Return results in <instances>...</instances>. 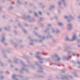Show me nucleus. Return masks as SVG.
I'll return each mask as SVG.
<instances>
[{
    "label": "nucleus",
    "instance_id": "nucleus-61",
    "mask_svg": "<svg viewBox=\"0 0 80 80\" xmlns=\"http://www.w3.org/2000/svg\"><path fill=\"white\" fill-rule=\"evenodd\" d=\"M8 62H10V63H11V62H12V60H11V59H8Z\"/></svg>",
    "mask_w": 80,
    "mask_h": 80
},
{
    "label": "nucleus",
    "instance_id": "nucleus-59",
    "mask_svg": "<svg viewBox=\"0 0 80 80\" xmlns=\"http://www.w3.org/2000/svg\"><path fill=\"white\" fill-rule=\"evenodd\" d=\"M73 53L72 54V56H74V57H76V54L74 53Z\"/></svg>",
    "mask_w": 80,
    "mask_h": 80
},
{
    "label": "nucleus",
    "instance_id": "nucleus-64",
    "mask_svg": "<svg viewBox=\"0 0 80 80\" xmlns=\"http://www.w3.org/2000/svg\"><path fill=\"white\" fill-rule=\"evenodd\" d=\"M62 73H65V70H63L62 71Z\"/></svg>",
    "mask_w": 80,
    "mask_h": 80
},
{
    "label": "nucleus",
    "instance_id": "nucleus-18",
    "mask_svg": "<svg viewBox=\"0 0 80 80\" xmlns=\"http://www.w3.org/2000/svg\"><path fill=\"white\" fill-rule=\"evenodd\" d=\"M65 40L66 41L71 42V41H72V40H71V39H70V38H69V37H68V36H67L66 37Z\"/></svg>",
    "mask_w": 80,
    "mask_h": 80
},
{
    "label": "nucleus",
    "instance_id": "nucleus-17",
    "mask_svg": "<svg viewBox=\"0 0 80 80\" xmlns=\"http://www.w3.org/2000/svg\"><path fill=\"white\" fill-rule=\"evenodd\" d=\"M21 70H24V71H25V72L27 73H29V71L28 70V69H26L24 67H22Z\"/></svg>",
    "mask_w": 80,
    "mask_h": 80
},
{
    "label": "nucleus",
    "instance_id": "nucleus-12",
    "mask_svg": "<svg viewBox=\"0 0 80 80\" xmlns=\"http://www.w3.org/2000/svg\"><path fill=\"white\" fill-rule=\"evenodd\" d=\"M68 30L69 31H71L72 29V24L69 23L68 24Z\"/></svg>",
    "mask_w": 80,
    "mask_h": 80
},
{
    "label": "nucleus",
    "instance_id": "nucleus-34",
    "mask_svg": "<svg viewBox=\"0 0 80 80\" xmlns=\"http://www.w3.org/2000/svg\"><path fill=\"white\" fill-rule=\"evenodd\" d=\"M73 74H74L75 75V77H78V75H77V73L75 72H72Z\"/></svg>",
    "mask_w": 80,
    "mask_h": 80
},
{
    "label": "nucleus",
    "instance_id": "nucleus-39",
    "mask_svg": "<svg viewBox=\"0 0 80 80\" xmlns=\"http://www.w3.org/2000/svg\"><path fill=\"white\" fill-rule=\"evenodd\" d=\"M56 58L57 59V61H58V62H59V61H60L61 59H60V58L58 56V58L56 57Z\"/></svg>",
    "mask_w": 80,
    "mask_h": 80
},
{
    "label": "nucleus",
    "instance_id": "nucleus-43",
    "mask_svg": "<svg viewBox=\"0 0 80 80\" xmlns=\"http://www.w3.org/2000/svg\"><path fill=\"white\" fill-rule=\"evenodd\" d=\"M22 42H23V40H20L18 41V43H21Z\"/></svg>",
    "mask_w": 80,
    "mask_h": 80
},
{
    "label": "nucleus",
    "instance_id": "nucleus-38",
    "mask_svg": "<svg viewBox=\"0 0 80 80\" xmlns=\"http://www.w3.org/2000/svg\"><path fill=\"white\" fill-rule=\"evenodd\" d=\"M51 28L52 30V33H56V30L55 31V30L54 28Z\"/></svg>",
    "mask_w": 80,
    "mask_h": 80
},
{
    "label": "nucleus",
    "instance_id": "nucleus-14",
    "mask_svg": "<svg viewBox=\"0 0 80 80\" xmlns=\"http://www.w3.org/2000/svg\"><path fill=\"white\" fill-rule=\"evenodd\" d=\"M71 56H69V57H66L65 56L63 57V59L64 61L66 60H68L69 58H71Z\"/></svg>",
    "mask_w": 80,
    "mask_h": 80
},
{
    "label": "nucleus",
    "instance_id": "nucleus-31",
    "mask_svg": "<svg viewBox=\"0 0 80 80\" xmlns=\"http://www.w3.org/2000/svg\"><path fill=\"white\" fill-rule=\"evenodd\" d=\"M50 31V28H48L45 31V32L46 33H47V32H48Z\"/></svg>",
    "mask_w": 80,
    "mask_h": 80
},
{
    "label": "nucleus",
    "instance_id": "nucleus-11",
    "mask_svg": "<svg viewBox=\"0 0 80 80\" xmlns=\"http://www.w3.org/2000/svg\"><path fill=\"white\" fill-rule=\"evenodd\" d=\"M19 60V59L18 58L16 57H15L13 58V62H15V63H18V62Z\"/></svg>",
    "mask_w": 80,
    "mask_h": 80
},
{
    "label": "nucleus",
    "instance_id": "nucleus-46",
    "mask_svg": "<svg viewBox=\"0 0 80 80\" xmlns=\"http://www.w3.org/2000/svg\"><path fill=\"white\" fill-rule=\"evenodd\" d=\"M33 42H38V39H33L32 40Z\"/></svg>",
    "mask_w": 80,
    "mask_h": 80
},
{
    "label": "nucleus",
    "instance_id": "nucleus-42",
    "mask_svg": "<svg viewBox=\"0 0 80 80\" xmlns=\"http://www.w3.org/2000/svg\"><path fill=\"white\" fill-rule=\"evenodd\" d=\"M52 42L54 43H56V40L54 39H53L52 40Z\"/></svg>",
    "mask_w": 80,
    "mask_h": 80
},
{
    "label": "nucleus",
    "instance_id": "nucleus-36",
    "mask_svg": "<svg viewBox=\"0 0 80 80\" xmlns=\"http://www.w3.org/2000/svg\"><path fill=\"white\" fill-rule=\"evenodd\" d=\"M39 25L40 26H41L42 27H44V24L42 23H39Z\"/></svg>",
    "mask_w": 80,
    "mask_h": 80
},
{
    "label": "nucleus",
    "instance_id": "nucleus-24",
    "mask_svg": "<svg viewBox=\"0 0 80 80\" xmlns=\"http://www.w3.org/2000/svg\"><path fill=\"white\" fill-rule=\"evenodd\" d=\"M22 58H25V59H26L27 60H28V57L25 55H23L22 56Z\"/></svg>",
    "mask_w": 80,
    "mask_h": 80
},
{
    "label": "nucleus",
    "instance_id": "nucleus-9",
    "mask_svg": "<svg viewBox=\"0 0 80 80\" xmlns=\"http://www.w3.org/2000/svg\"><path fill=\"white\" fill-rule=\"evenodd\" d=\"M11 42L14 46L15 48H17L18 45V43H15V42H13V40H10Z\"/></svg>",
    "mask_w": 80,
    "mask_h": 80
},
{
    "label": "nucleus",
    "instance_id": "nucleus-63",
    "mask_svg": "<svg viewBox=\"0 0 80 80\" xmlns=\"http://www.w3.org/2000/svg\"><path fill=\"white\" fill-rule=\"evenodd\" d=\"M14 33L15 34H18V32H17V31H14Z\"/></svg>",
    "mask_w": 80,
    "mask_h": 80
},
{
    "label": "nucleus",
    "instance_id": "nucleus-29",
    "mask_svg": "<svg viewBox=\"0 0 80 80\" xmlns=\"http://www.w3.org/2000/svg\"><path fill=\"white\" fill-rule=\"evenodd\" d=\"M35 35H37V36L38 37H39V38H41V36H40V35H38V33H37V32H35Z\"/></svg>",
    "mask_w": 80,
    "mask_h": 80
},
{
    "label": "nucleus",
    "instance_id": "nucleus-16",
    "mask_svg": "<svg viewBox=\"0 0 80 80\" xmlns=\"http://www.w3.org/2000/svg\"><path fill=\"white\" fill-rule=\"evenodd\" d=\"M46 38L47 39L48 38H52V36L48 32V36L46 37Z\"/></svg>",
    "mask_w": 80,
    "mask_h": 80
},
{
    "label": "nucleus",
    "instance_id": "nucleus-5",
    "mask_svg": "<svg viewBox=\"0 0 80 80\" xmlns=\"http://www.w3.org/2000/svg\"><path fill=\"white\" fill-rule=\"evenodd\" d=\"M73 78V77L70 75L64 76L62 78V80H69V78Z\"/></svg>",
    "mask_w": 80,
    "mask_h": 80
},
{
    "label": "nucleus",
    "instance_id": "nucleus-52",
    "mask_svg": "<svg viewBox=\"0 0 80 80\" xmlns=\"http://www.w3.org/2000/svg\"><path fill=\"white\" fill-rule=\"evenodd\" d=\"M7 52L8 53H11V52H10V49L8 48V50H7Z\"/></svg>",
    "mask_w": 80,
    "mask_h": 80
},
{
    "label": "nucleus",
    "instance_id": "nucleus-32",
    "mask_svg": "<svg viewBox=\"0 0 80 80\" xmlns=\"http://www.w3.org/2000/svg\"><path fill=\"white\" fill-rule=\"evenodd\" d=\"M0 63L1 64L0 65L1 67H3V65H4L3 63L1 61H0Z\"/></svg>",
    "mask_w": 80,
    "mask_h": 80
},
{
    "label": "nucleus",
    "instance_id": "nucleus-35",
    "mask_svg": "<svg viewBox=\"0 0 80 80\" xmlns=\"http://www.w3.org/2000/svg\"><path fill=\"white\" fill-rule=\"evenodd\" d=\"M33 12L34 13L35 17H36V18H37V17H38V14L35 13V11H34Z\"/></svg>",
    "mask_w": 80,
    "mask_h": 80
},
{
    "label": "nucleus",
    "instance_id": "nucleus-60",
    "mask_svg": "<svg viewBox=\"0 0 80 80\" xmlns=\"http://www.w3.org/2000/svg\"><path fill=\"white\" fill-rule=\"evenodd\" d=\"M20 73H23V71L22 70H21L20 71Z\"/></svg>",
    "mask_w": 80,
    "mask_h": 80
},
{
    "label": "nucleus",
    "instance_id": "nucleus-2",
    "mask_svg": "<svg viewBox=\"0 0 80 80\" xmlns=\"http://www.w3.org/2000/svg\"><path fill=\"white\" fill-rule=\"evenodd\" d=\"M1 42L2 43L4 44V45L6 46H7L8 45V43H6L5 42V41H6V37L4 34L2 35L1 36Z\"/></svg>",
    "mask_w": 80,
    "mask_h": 80
},
{
    "label": "nucleus",
    "instance_id": "nucleus-41",
    "mask_svg": "<svg viewBox=\"0 0 80 80\" xmlns=\"http://www.w3.org/2000/svg\"><path fill=\"white\" fill-rule=\"evenodd\" d=\"M17 2L18 3V4H20V5H21V1L20 0H18L17 1Z\"/></svg>",
    "mask_w": 80,
    "mask_h": 80
},
{
    "label": "nucleus",
    "instance_id": "nucleus-28",
    "mask_svg": "<svg viewBox=\"0 0 80 80\" xmlns=\"http://www.w3.org/2000/svg\"><path fill=\"white\" fill-rule=\"evenodd\" d=\"M13 7L12 6L9 8L8 9L9 10H13Z\"/></svg>",
    "mask_w": 80,
    "mask_h": 80
},
{
    "label": "nucleus",
    "instance_id": "nucleus-62",
    "mask_svg": "<svg viewBox=\"0 0 80 80\" xmlns=\"http://www.w3.org/2000/svg\"><path fill=\"white\" fill-rule=\"evenodd\" d=\"M28 12L29 13H32V11H29Z\"/></svg>",
    "mask_w": 80,
    "mask_h": 80
},
{
    "label": "nucleus",
    "instance_id": "nucleus-33",
    "mask_svg": "<svg viewBox=\"0 0 80 80\" xmlns=\"http://www.w3.org/2000/svg\"><path fill=\"white\" fill-rule=\"evenodd\" d=\"M4 30H6L7 31H10V29L7 28L6 27L4 28Z\"/></svg>",
    "mask_w": 80,
    "mask_h": 80
},
{
    "label": "nucleus",
    "instance_id": "nucleus-8",
    "mask_svg": "<svg viewBox=\"0 0 80 80\" xmlns=\"http://www.w3.org/2000/svg\"><path fill=\"white\" fill-rule=\"evenodd\" d=\"M63 3V5L65 8H67L68 6V4L65 2V0H61Z\"/></svg>",
    "mask_w": 80,
    "mask_h": 80
},
{
    "label": "nucleus",
    "instance_id": "nucleus-53",
    "mask_svg": "<svg viewBox=\"0 0 80 80\" xmlns=\"http://www.w3.org/2000/svg\"><path fill=\"white\" fill-rule=\"evenodd\" d=\"M76 41H77V42L78 43H80V39H78H78Z\"/></svg>",
    "mask_w": 80,
    "mask_h": 80
},
{
    "label": "nucleus",
    "instance_id": "nucleus-26",
    "mask_svg": "<svg viewBox=\"0 0 80 80\" xmlns=\"http://www.w3.org/2000/svg\"><path fill=\"white\" fill-rule=\"evenodd\" d=\"M60 30L58 29H57L56 30V34H58V33H60Z\"/></svg>",
    "mask_w": 80,
    "mask_h": 80
},
{
    "label": "nucleus",
    "instance_id": "nucleus-21",
    "mask_svg": "<svg viewBox=\"0 0 80 80\" xmlns=\"http://www.w3.org/2000/svg\"><path fill=\"white\" fill-rule=\"evenodd\" d=\"M55 7L54 5H52L51 7L49 8V10H50V11H51L53 8H55Z\"/></svg>",
    "mask_w": 80,
    "mask_h": 80
},
{
    "label": "nucleus",
    "instance_id": "nucleus-58",
    "mask_svg": "<svg viewBox=\"0 0 80 80\" xmlns=\"http://www.w3.org/2000/svg\"><path fill=\"white\" fill-rule=\"evenodd\" d=\"M4 57L5 58H7V56L6 55H4Z\"/></svg>",
    "mask_w": 80,
    "mask_h": 80
},
{
    "label": "nucleus",
    "instance_id": "nucleus-54",
    "mask_svg": "<svg viewBox=\"0 0 80 80\" xmlns=\"http://www.w3.org/2000/svg\"><path fill=\"white\" fill-rule=\"evenodd\" d=\"M29 7H32V6H33V4H32V3H30V4L29 5Z\"/></svg>",
    "mask_w": 80,
    "mask_h": 80
},
{
    "label": "nucleus",
    "instance_id": "nucleus-47",
    "mask_svg": "<svg viewBox=\"0 0 80 80\" xmlns=\"http://www.w3.org/2000/svg\"><path fill=\"white\" fill-rule=\"evenodd\" d=\"M51 62V60L50 59H47V60L46 61V62Z\"/></svg>",
    "mask_w": 80,
    "mask_h": 80
},
{
    "label": "nucleus",
    "instance_id": "nucleus-22",
    "mask_svg": "<svg viewBox=\"0 0 80 80\" xmlns=\"http://www.w3.org/2000/svg\"><path fill=\"white\" fill-rule=\"evenodd\" d=\"M67 49H70V46H68L67 47L66 49H65L64 50V52H68V51H67Z\"/></svg>",
    "mask_w": 80,
    "mask_h": 80
},
{
    "label": "nucleus",
    "instance_id": "nucleus-15",
    "mask_svg": "<svg viewBox=\"0 0 80 80\" xmlns=\"http://www.w3.org/2000/svg\"><path fill=\"white\" fill-rule=\"evenodd\" d=\"M45 40V38L43 37L42 36V39H40V40H38V42L39 43H42L43 42V40Z\"/></svg>",
    "mask_w": 80,
    "mask_h": 80
},
{
    "label": "nucleus",
    "instance_id": "nucleus-57",
    "mask_svg": "<svg viewBox=\"0 0 80 80\" xmlns=\"http://www.w3.org/2000/svg\"><path fill=\"white\" fill-rule=\"evenodd\" d=\"M17 77H20V78H23V76L22 75H18Z\"/></svg>",
    "mask_w": 80,
    "mask_h": 80
},
{
    "label": "nucleus",
    "instance_id": "nucleus-4",
    "mask_svg": "<svg viewBox=\"0 0 80 80\" xmlns=\"http://www.w3.org/2000/svg\"><path fill=\"white\" fill-rule=\"evenodd\" d=\"M35 65H38V67H39L40 70H38V72H40L41 73H43V67H42V65H40L39 64L37 63V62H36V64Z\"/></svg>",
    "mask_w": 80,
    "mask_h": 80
},
{
    "label": "nucleus",
    "instance_id": "nucleus-27",
    "mask_svg": "<svg viewBox=\"0 0 80 80\" xmlns=\"http://www.w3.org/2000/svg\"><path fill=\"white\" fill-rule=\"evenodd\" d=\"M31 42H30V45H32V46L33 45H34V43H33V41L32 40H31Z\"/></svg>",
    "mask_w": 80,
    "mask_h": 80
},
{
    "label": "nucleus",
    "instance_id": "nucleus-40",
    "mask_svg": "<svg viewBox=\"0 0 80 80\" xmlns=\"http://www.w3.org/2000/svg\"><path fill=\"white\" fill-rule=\"evenodd\" d=\"M58 25L59 26H63V23L61 22H58Z\"/></svg>",
    "mask_w": 80,
    "mask_h": 80
},
{
    "label": "nucleus",
    "instance_id": "nucleus-20",
    "mask_svg": "<svg viewBox=\"0 0 80 80\" xmlns=\"http://www.w3.org/2000/svg\"><path fill=\"white\" fill-rule=\"evenodd\" d=\"M52 58H54L55 57L56 58H58V54H55L54 55L52 56Z\"/></svg>",
    "mask_w": 80,
    "mask_h": 80
},
{
    "label": "nucleus",
    "instance_id": "nucleus-30",
    "mask_svg": "<svg viewBox=\"0 0 80 80\" xmlns=\"http://www.w3.org/2000/svg\"><path fill=\"white\" fill-rule=\"evenodd\" d=\"M22 31L24 32V33H27V31L26 30V29H25V28H22Z\"/></svg>",
    "mask_w": 80,
    "mask_h": 80
},
{
    "label": "nucleus",
    "instance_id": "nucleus-50",
    "mask_svg": "<svg viewBox=\"0 0 80 80\" xmlns=\"http://www.w3.org/2000/svg\"><path fill=\"white\" fill-rule=\"evenodd\" d=\"M62 4V2H59L58 3V5L59 6H61V5Z\"/></svg>",
    "mask_w": 80,
    "mask_h": 80
},
{
    "label": "nucleus",
    "instance_id": "nucleus-55",
    "mask_svg": "<svg viewBox=\"0 0 80 80\" xmlns=\"http://www.w3.org/2000/svg\"><path fill=\"white\" fill-rule=\"evenodd\" d=\"M0 78L1 79L0 80H2L3 79V77L2 76H0ZM1 79H2V80Z\"/></svg>",
    "mask_w": 80,
    "mask_h": 80
},
{
    "label": "nucleus",
    "instance_id": "nucleus-56",
    "mask_svg": "<svg viewBox=\"0 0 80 80\" xmlns=\"http://www.w3.org/2000/svg\"><path fill=\"white\" fill-rule=\"evenodd\" d=\"M24 25L26 27H29V25L27 24H25Z\"/></svg>",
    "mask_w": 80,
    "mask_h": 80
},
{
    "label": "nucleus",
    "instance_id": "nucleus-1",
    "mask_svg": "<svg viewBox=\"0 0 80 80\" xmlns=\"http://www.w3.org/2000/svg\"><path fill=\"white\" fill-rule=\"evenodd\" d=\"M22 17L24 20H29L31 22H35V19L32 18V17L30 15L27 16L25 14H22Z\"/></svg>",
    "mask_w": 80,
    "mask_h": 80
},
{
    "label": "nucleus",
    "instance_id": "nucleus-37",
    "mask_svg": "<svg viewBox=\"0 0 80 80\" xmlns=\"http://www.w3.org/2000/svg\"><path fill=\"white\" fill-rule=\"evenodd\" d=\"M19 47L20 48H24V46L22 45H19Z\"/></svg>",
    "mask_w": 80,
    "mask_h": 80
},
{
    "label": "nucleus",
    "instance_id": "nucleus-25",
    "mask_svg": "<svg viewBox=\"0 0 80 80\" xmlns=\"http://www.w3.org/2000/svg\"><path fill=\"white\" fill-rule=\"evenodd\" d=\"M38 78H45V77L44 76H42V75H38Z\"/></svg>",
    "mask_w": 80,
    "mask_h": 80
},
{
    "label": "nucleus",
    "instance_id": "nucleus-51",
    "mask_svg": "<svg viewBox=\"0 0 80 80\" xmlns=\"http://www.w3.org/2000/svg\"><path fill=\"white\" fill-rule=\"evenodd\" d=\"M39 5H41V6H43V4L42 2H40L39 3Z\"/></svg>",
    "mask_w": 80,
    "mask_h": 80
},
{
    "label": "nucleus",
    "instance_id": "nucleus-44",
    "mask_svg": "<svg viewBox=\"0 0 80 80\" xmlns=\"http://www.w3.org/2000/svg\"><path fill=\"white\" fill-rule=\"evenodd\" d=\"M41 53H40V52H37L36 53V54H35V55H41Z\"/></svg>",
    "mask_w": 80,
    "mask_h": 80
},
{
    "label": "nucleus",
    "instance_id": "nucleus-3",
    "mask_svg": "<svg viewBox=\"0 0 80 80\" xmlns=\"http://www.w3.org/2000/svg\"><path fill=\"white\" fill-rule=\"evenodd\" d=\"M64 18H65V19H67L68 22H70L71 21L74 20V18H73V17L71 15H70L68 17L67 16H65L64 17Z\"/></svg>",
    "mask_w": 80,
    "mask_h": 80
},
{
    "label": "nucleus",
    "instance_id": "nucleus-7",
    "mask_svg": "<svg viewBox=\"0 0 80 80\" xmlns=\"http://www.w3.org/2000/svg\"><path fill=\"white\" fill-rule=\"evenodd\" d=\"M70 62H72L74 64L73 66H75L77 64H78L79 65H80V62L78 61L77 62L73 60L70 61Z\"/></svg>",
    "mask_w": 80,
    "mask_h": 80
},
{
    "label": "nucleus",
    "instance_id": "nucleus-45",
    "mask_svg": "<svg viewBox=\"0 0 80 80\" xmlns=\"http://www.w3.org/2000/svg\"><path fill=\"white\" fill-rule=\"evenodd\" d=\"M24 3L25 5H28V3L26 1H24Z\"/></svg>",
    "mask_w": 80,
    "mask_h": 80
},
{
    "label": "nucleus",
    "instance_id": "nucleus-23",
    "mask_svg": "<svg viewBox=\"0 0 80 80\" xmlns=\"http://www.w3.org/2000/svg\"><path fill=\"white\" fill-rule=\"evenodd\" d=\"M67 53L68 55H70V54H71V53H73V52L72 51H67Z\"/></svg>",
    "mask_w": 80,
    "mask_h": 80
},
{
    "label": "nucleus",
    "instance_id": "nucleus-13",
    "mask_svg": "<svg viewBox=\"0 0 80 80\" xmlns=\"http://www.w3.org/2000/svg\"><path fill=\"white\" fill-rule=\"evenodd\" d=\"M20 62L21 63L22 65V66H23V67H28V66L25 64L24 62H23V61L20 60Z\"/></svg>",
    "mask_w": 80,
    "mask_h": 80
},
{
    "label": "nucleus",
    "instance_id": "nucleus-6",
    "mask_svg": "<svg viewBox=\"0 0 80 80\" xmlns=\"http://www.w3.org/2000/svg\"><path fill=\"white\" fill-rule=\"evenodd\" d=\"M78 40V37L77 36L76 34H74V35L72 36V39H71L72 41H75Z\"/></svg>",
    "mask_w": 80,
    "mask_h": 80
},
{
    "label": "nucleus",
    "instance_id": "nucleus-48",
    "mask_svg": "<svg viewBox=\"0 0 80 80\" xmlns=\"http://www.w3.org/2000/svg\"><path fill=\"white\" fill-rule=\"evenodd\" d=\"M39 20L41 21H42V20H44V18H43L41 17L39 18Z\"/></svg>",
    "mask_w": 80,
    "mask_h": 80
},
{
    "label": "nucleus",
    "instance_id": "nucleus-10",
    "mask_svg": "<svg viewBox=\"0 0 80 80\" xmlns=\"http://www.w3.org/2000/svg\"><path fill=\"white\" fill-rule=\"evenodd\" d=\"M35 57L36 58H38V59L39 60H40V61H43V58L41 57L40 56H37V55L36 54Z\"/></svg>",
    "mask_w": 80,
    "mask_h": 80
},
{
    "label": "nucleus",
    "instance_id": "nucleus-19",
    "mask_svg": "<svg viewBox=\"0 0 80 80\" xmlns=\"http://www.w3.org/2000/svg\"><path fill=\"white\" fill-rule=\"evenodd\" d=\"M64 76H63L62 75H61L60 76H56V77L57 78H61V79H62V80H63V79H62V78Z\"/></svg>",
    "mask_w": 80,
    "mask_h": 80
},
{
    "label": "nucleus",
    "instance_id": "nucleus-49",
    "mask_svg": "<svg viewBox=\"0 0 80 80\" xmlns=\"http://www.w3.org/2000/svg\"><path fill=\"white\" fill-rule=\"evenodd\" d=\"M42 55H48V53H42Z\"/></svg>",
    "mask_w": 80,
    "mask_h": 80
}]
</instances>
